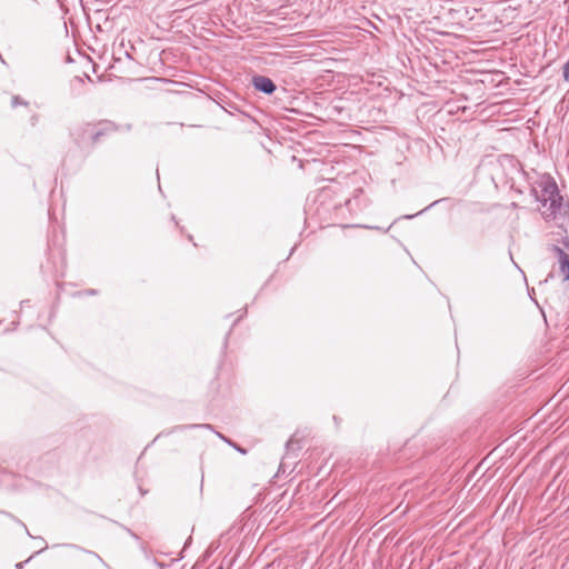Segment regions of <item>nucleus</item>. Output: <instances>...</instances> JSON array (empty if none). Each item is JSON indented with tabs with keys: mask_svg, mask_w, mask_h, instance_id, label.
<instances>
[{
	"mask_svg": "<svg viewBox=\"0 0 569 569\" xmlns=\"http://www.w3.org/2000/svg\"><path fill=\"white\" fill-rule=\"evenodd\" d=\"M533 193L539 202L538 210L547 222L553 221L559 231V244L569 248V204L563 202L562 196L555 180L549 176H542L533 188Z\"/></svg>",
	"mask_w": 569,
	"mask_h": 569,
	"instance_id": "f257e3e1",
	"label": "nucleus"
},
{
	"mask_svg": "<svg viewBox=\"0 0 569 569\" xmlns=\"http://www.w3.org/2000/svg\"><path fill=\"white\" fill-rule=\"evenodd\" d=\"M118 131V126L111 120L87 122L72 132L74 143L80 148L93 147L104 138Z\"/></svg>",
	"mask_w": 569,
	"mask_h": 569,
	"instance_id": "f03ea898",
	"label": "nucleus"
},
{
	"mask_svg": "<svg viewBox=\"0 0 569 569\" xmlns=\"http://www.w3.org/2000/svg\"><path fill=\"white\" fill-rule=\"evenodd\" d=\"M252 83L257 90L268 94H271L276 90V84L273 81L264 76L253 77Z\"/></svg>",
	"mask_w": 569,
	"mask_h": 569,
	"instance_id": "7ed1b4c3",
	"label": "nucleus"
},
{
	"mask_svg": "<svg viewBox=\"0 0 569 569\" xmlns=\"http://www.w3.org/2000/svg\"><path fill=\"white\" fill-rule=\"evenodd\" d=\"M559 263L560 273L563 280H569V254H567L563 251H560Z\"/></svg>",
	"mask_w": 569,
	"mask_h": 569,
	"instance_id": "20e7f679",
	"label": "nucleus"
},
{
	"mask_svg": "<svg viewBox=\"0 0 569 569\" xmlns=\"http://www.w3.org/2000/svg\"><path fill=\"white\" fill-rule=\"evenodd\" d=\"M18 103H20V102H19V99H18V97H14V98L12 99V104H13V106H17Z\"/></svg>",
	"mask_w": 569,
	"mask_h": 569,
	"instance_id": "39448f33",
	"label": "nucleus"
},
{
	"mask_svg": "<svg viewBox=\"0 0 569 569\" xmlns=\"http://www.w3.org/2000/svg\"><path fill=\"white\" fill-rule=\"evenodd\" d=\"M86 555L99 558L96 553L86 552Z\"/></svg>",
	"mask_w": 569,
	"mask_h": 569,
	"instance_id": "423d86ee",
	"label": "nucleus"
},
{
	"mask_svg": "<svg viewBox=\"0 0 569 569\" xmlns=\"http://www.w3.org/2000/svg\"><path fill=\"white\" fill-rule=\"evenodd\" d=\"M552 247H553L552 249H555V250L560 249L559 244H552Z\"/></svg>",
	"mask_w": 569,
	"mask_h": 569,
	"instance_id": "0eeeda50",
	"label": "nucleus"
},
{
	"mask_svg": "<svg viewBox=\"0 0 569 569\" xmlns=\"http://www.w3.org/2000/svg\"><path fill=\"white\" fill-rule=\"evenodd\" d=\"M218 569H222L221 567H219Z\"/></svg>",
	"mask_w": 569,
	"mask_h": 569,
	"instance_id": "6e6552de",
	"label": "nucleus"
}]
</instances>
